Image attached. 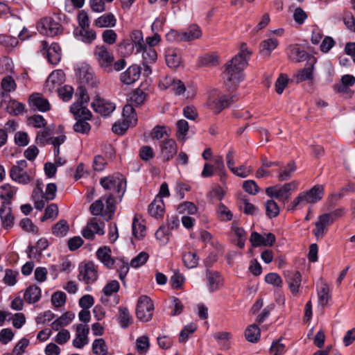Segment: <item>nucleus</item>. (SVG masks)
<instances>
[{
  "instance_id": "nucleus-56",
  "label": "nucleus",
  "mask_w": 355,
  "mask_h": 355,
  "mask_svg": "<svg viewBox=\"0 0 355 355\" xmlns=\"http://www.w3.org/2000/svg\"><path fill=\"white\" fill-rule=\"evenodd\" d=\"M1 86L6 92H12L17 88V84L10 76H6L2 79Z\"/></svg>"
},
{
  "instance_id": "nucleus-15",
  "label": "nucleus",
  "mask_w": 355,
  "mask_h": 355,
  "mask_svg": "<svg viewBox=\"0 0 355 355\" xmlns=\"http://www.w3.org/2000/svg\"><path fill=\"white\" fill-rule=\"evenodd\" d=\"M178 152V146L175 141L173 139H164L160 144V153L164 161H168Z\"/></svg>"
},
{
  "instance_id": "nucleus-6",
  "label": "nucleus",
  "mask_w": 355,
  "mask_h": 355,
  "mask_svg": "<svg viewBox=\"0 0 355 355\" xmlns=\"http://www.w3.org/2000/svg\"><path fill=\"white\" fill-rule=\"evenodd\" d=\"M89 209L93 215L107 216V220H109L115 209L114 197L112 195L104 196L93 202Z\"/></svg>"
},
{
  "instance_id": "nucleus-35",
  "label": "nucleus",
  "mask_w": 355,
  "mask_h": 355,
  "mask_svg": "<svg viewBox=\"0 0 355 355\" xmlns=\"http://www.w3.org/2000/svg\"><path fill=\"white\" fill-rule=\"evenodd\" d=\"M279 44L277 39L270 37L261 42L260 44V53L264 56H269Z\"/></svg>"
},
{
  "instance_id": "nucleus-7",
  "label": "nucleus",
  "mask_w": 355,
  "mask_h": 355,
  "mask_svg": "<svg viewBox=\"0 0 355 355\" xmlns=\"http://www.w3.org/2000/svg\"><path fill=\"white\" fill-rule=\"evenodd\" d=\"M27 166L26 161H18L17 164L13 165L10 169L9 175L11 180L20 184H29L33 180V178L30 172L25 171Z\"/></svg>"
},
{
  "instance_id": "nucleus-63",
  "label": "nucleus",
  "mask_w": 355,
  "mask_h": 355,
  "mask_svg": "<svg viewBox=\"0 0 355 355\" xmlns=\"http://www.w3.org/2000/svg\"><path fill=\"white\" fill-rule=\"evenodd\" d=\"M24 105L15 101H10L7 106V111L13 115H19L21 114L24 112Z\"/></svg>"
},
{
  "instance_id": "nucleus-31",
  "label": "nucleus",
  "mask_w": 355,
  "mask_h": 355,
  "mask_svg": "<svg viewBox=\"0 0 355 355\" xmlns=\"http://www.w3.org/2000/svg\"><path fill=\"white\" fill-rule=\"evenodd\" d=\"M41 297V289L36 285L28 286L24 295V300L28 304L35 303L40 300Z\"/></svg>"
},
{
  "instance_id": "nucleus-45",
  "label": "nucleus",
  "mask_w": 355,
  "mask_h": 355,
  "mask_svg": "<svg viewBox=\"0 0 355 355\" xmlns=\"http://www.w3.org/2000/svg\"><path fill=\"white\" fill-rule=\"evenodd\" d=\"M146 100V94L141 89L134 90L129 98L130 104L133 107L141 105Z\"/></svg>"
},
{
  "instance_id": "nucleus-53",
  "label": "nucleus",
  "mask_w": 355,
  "mask_h": 355,
  "mask_svg": "<svg viewBox=\"0 0 355 355\" xmlns=\"http://www.w3.org/2000/svg\"><path fill=\"white\" fill-rule=\"evenodd\" d=\"M150 347L148 336L144 335L139 337L136 340V349L141 354H145Z\"/></svg>"
},
{
  "instance_id": "nucleus-34",
  "label": "nucleus",
  "mask_w": 355,
  "mask_h": 355,
  "mask_svg": "<svg viewBox=\"0 0 355 355\" xmlns=\"http://www.w3.org/2000/svg\"><path fill=\"white\" fill-rule=\"evenodd\" d=\"M148 211L152 216L159 218L163 216L164 212V203L159 197H156L149 205Z\"/></svg>"
},
{
  "instance_id": "nucleus-46",
  "label": "nucleus",
  "mask_w": 355,
  "mask_h": 355,
  "mask_svg": "<svg viewBox=\"0 0 355 355\" xmlns=\"http://www.w3.org/2000/svg\"><path fill=\"white\" fill-rule=\"evenodd\" d=\"M119 322L122 328H127L132 322V318L125 307H120L119 310Z\"/></svg>"
},
{
  "instance_id": "nucleus-23",
  "label": "nucleus",
  "mask_w": 355,
  "mask_h": 355,
  "mask_svg": "<svg viewBox=\"0 0 355 355\" xmlns=\"http://www.w3.org/2000/svg\"><path fill=\"white\" fill-rule=\"evenodd\" d=\"M315 61L310 62L309 65L300 70H299L295 75V80L297 83H302L306 80H313L314 78V69H315Z\"/></svg>"
},
{
  "instance_id": "nucleus-21",
  "label": "nucleus",
  "mask_w": 355,
  "mask_h": 355,
  "mask_svg": "<svg viewBox=\"0 0 355 355\" xmlns=\"http://www.w3.org/2000/svg\"><path fill=\"white\" fill-rule=\"evenodd\" d=\"M224 279L217 272H208L207 273V283L210 292H216L223 286Z\"/></svg>"
},
{
  "instance_id": "nucleus-33",
  "label": "nucleus",
  "mask_w": 355,
  "mask_h": 355,
  "mask_svg": "<svg viewBox=\"0 0 355 355\" xmlns=\"http://www.w3.org/2000/svg\"><path fill=\"white\" fill-rule=\"evenodd\" d=\"M96 256L105 266L108 268H112L114 261L111 257V250L109 248L106 246L100 248L96 252Z\"/></svg>"
},
{
  "instance_id": "nucleus-17",
  "label": "nucleus",
  "mask_w": 355,
  "mask_h": 355,
  "mask_svg": "<svg viewBox=\"0 0 355 355\" xmlns=\"http://www.w3.org/2000/svg\"><path fill=\"white\" fill-rule=\"evenodd\" d=\"M41 47L42 50H46V55L48 60L52 64H58L61 60V49L60 46L56 44H52L49 47H48V44L45 41H42L41 42Z\"/></svg>"
},
{
  "instance_id": "nucleus-52",
  "label": "nucleus",
  "mask_w": 355,
  "mask_h": 355,
  "mask_svg": "<svg viewBox=\"0 0 355 355\" xmlns=\"http://www.w3.org/2000/svg\"><path fill=\"white\" fill-rule=\"evenodd\" d=\"M182 260L184 265L188 268H193L197 266L198 263V258L196 254L193 252H188L183 254Z\"/></svg>"
},
{
  "instance_id": "nucleus-50",
  "label": "nucleus",
  "mask_w": 355,
  "mask_h": 355,
  "mask_svg": "<svg viewBox=\"0 0 355 355\" xmlns=\"http://www.w3.org/2000/svg\"><path fill=\"white\" fill-rule=\"evenodd\" d=\"M318 304L322 307L325 306L331 298L329 288L327 284H323L320 290L318 292Z\"/></svg>"
},
{
  "instance_id": "nucleus-41",
  "label": "nucleus",
  "mask_w": 355,
  "mask_h": 355,
  "mask_svg": "<svg viewBox=\"0 0 355 355\" xmlns=\"http://www.w3.org/2000/svg\"><path fill=\"white\" fill-rule=\"evenodd\" d=\"M130 39L135 46L137 51L138 53L141 52L145 46L142 32L139 30L132 31L130 34Z\"/></svg>"
},
{
  "instance_id": "nucleus-10",
  "label": "nucleus",
  "mask_w": 355,
  "mask_h": 355,
  "mask_svg": "<svg viewBox=\"0 0 355 355\" xmlns=\"http://www.w3.org/2000/svg\"><path fill=\"white\" fill-rule=\"evenodd\" d=\"M37 28L41 34L50 37L58 35L62 32L59 22L50 17L41 19L37 23Z\"/></svg>"
},
{
  "instance_id": "nucleus-60",
  "label": "nucleus",
  "mask_w": 355,
  "mask_h": 355,
  "mask_svg": "<svg viewBox=\"0 0 355 355\" xmlns=\"http://www.w3.org/2000/svg\"><path fill=\"white\" fill-rule=\"evenodd\" d=\"M28 125L36 128H44L46 125L44 118L38 114L30 116L27 120Z\"/></svg>"
},
{
  "instance_id": "nucleus-64",
  "label": "nucleus",
  "mask_w": 355,
  "mask_h": 355,
  "mask_svg": "<svg viewBox=\"0 0 355 355\" xmlns=\"http://www.w3.org/2000/svg\"><path fill=\"white\" fill-rule=\"evenodd\" d=\"M200 63L202 66H216L218 64V58L215 54H207L200 58Z\"/></svg>"
},
{
  "instance_id": "nucleus-39",
  "label": "nucleus",
  "mask_w": 355,
  "mask_h": 355,
  "mask_svg": "<svg viewBox=\"0 0 355 355\" xmlns=\"http://www.w3.org/2000/svg\"><path fill=\"white\" fill-rule=\"evenodd\" d=\"M166 62L169 67L176 69L181 63L180 55L176 51L168 49L166 54Z\"/></svg>"
},
{
  "instance_id": "nucleus-1",
  "label": "nucleus",
  "mask_w": 355,
  "mask_h": 355,
  "mask_svg": "<svg viewBox=\"0 0 355 355\" xmlns=\"http://www.w3.org/2000/svg\"><path fill=\"white\" fill-rule=\"evenodd\" d=\"M251 52L247 49L245 44L241 46L240 52L225 64L223 73L224 85L229 92L238 89L239 84L243 80V69L248 65V58Z\"/></svg>"
},
{
  "instance_id": "nucleus-26",
  "label": "nucleus",
  "mask_w": 355,
  "mask_h": 355,
  "mask_svg": "<svg viewBox=\"0 0 355 355\" xmlns=\"http://www.w3.org/2000/svg\"><path fill=\"white\" fill-rule=\"evenodd\" d=\"M70 110L76 118L89 120L92 116L90 111L87 108V104L80 103L78 101H76L71 105Z\"/></svg>"
},
{
  "instance_id": "nucleus-43",
  "label": "nucleus",
  "mask_w": 355,
  "mask_h": 355,
  "mask_svg": "<svg viewBox=\"0 0 355 355\" xmlns=\"http://www.w3.org/2000/svg\"><path fill=\"white\" fill-rule=\"evenodd\" d=\"M169 128L165 125H156L155 126L151 132L150 137L153 139L160 140L162 139H166L169 136Z\"/></svg>"
},
{
  "instance_id": "nucleus-25",
  "label": "nucleus",
  "mask_w": 355,
  "mask_h": 355,
  "mask_svg": "<svg viewBox=\"0 0 355 355\" xmlns=\"http://www.w3.org/2000/svg\"><path fill=\"white\" fill-rule=\"evenodd\" d=\"M116 24V19L115 16L111 13H105L94 21V25L98 28H112L114 27Z\"/></svg>"
},
{
  "instance_id": "nucleus-54",
  "label": "nucleus",
  "mask_w": 355,
  "mask_h": 355,
  "mask_svg": "<svg viewBox=\"0 0 355 355\" xmlns=\"http://www.w3.org/2000/svg\"><path fill=\"white\" fill-rule=\"evenodd\" d=\"M19 272L12 269H6L3 277V282L9 286H13L17 284Z\"/></svg>"
},
{
  "instance_id": "nucleus-62",
  "label": "nucleus",
  "mask_w": 355,
  "mask_h": 355,
  "mask_svg": "<svg viewBox=\"0 0 355 355\" xmlns=\"http://www.w3.org/2000/svg\"><path fill=\"white\" fill-rule=\"evenodd\" d=\"M117 34L112 29H106L102 33V40L107 44L112 45L115 44Z\"/></svg>"
},
{
  "instance_id": "nucleus-61",
  "label": "nucleus",
  "mask_w": 355,
  "mask_h": 355,
  "mask_svg": "<svg viewBox=\"0 0 355 355\" xmlns=\"http://www.w3.org/2000/svg\"><path fill=\"white\" fill-rule=\"evenodd\" d=\"M81 40L85 43L92 42L96 37V32L89 28H83L80 31Z\"/></svg>"
},
{
  "instance_id": "nucleus-57",
  "label": "nucleus",
  "mask_w": 355,
  "mask_h": 355,
  "mask_svg": "<svg viewBox=\"0 0 355 355\" xmlns=\"http://www.w3.org/2000/svg\"><path fill=\"white\" fill-rule=\"evenodd\" d=\"M94 234L99 235L104 234L103 227L105 224L103 222L99 221L96 218H93L87 225Z\"/></svg>"
},
{
  "instance_id": "nucleus-20",
  "label": "nucleus",
  "mask_w": 355,
  "mask_h": 355,
  "mask_svg": "<svg viewBox=\"0 0 355 355\" xmlns=\"http://www.w3.org/2000/svg\"><path fill=\"white\" fill-rule=\"evenodd\" d=\"M141 68L135 64L132 65L121 74V80L126 85H130L139 80Z\"/></svg>"
},
{
  "instance_id": "nucleus-22",
  "label": "nucleus",
  "mask_w": 355,
  "mask_h": 355,
  "mask_svg": "<svg viewBox=\"0 0 355 355\" xmlns=\"http://www.w3.org/2000/svg\"><path fill=\"white\" fill-rule=\"evenodd\" d=\"M29 102L33 107H36L40 112H46L51 109L49 101L39 93L31 95Z\"/></svg>"
},
{
  "instance_id": "nucleus-13",
  "label": "nucleus",
  "mask_w": 355,
  "mask_h": 355,
  "mask_svg": "<svg viewBox=\"0 0 355 355\" xmlns=\"http://www.w3.org/2000/svg\"><path fill=\"white\" fill-rule=\"evenodd\" d=\"M284 277L291 293L294 296L300 295V288L302 282V275L298 271L287 270Z\"/></svg>"
},
{
  "instance_id": "nucleus-24",
  "label": "nucleus",
  "mask_w": 355,
  "mask_h": 355,
  "mask_svg": "<svg viewBox=\"0 0 355 355\" xmlns=\"http://www.w3.org/2000/svg\"><path fill=\"white\" fill-rule=\"evenodd\" d=\"M132 234L138 239H141L146 236V224L142 217L136 214L132 221Z\"/></svg>"
},
{
  "instance_id": "nucleus-59",
  "label": "nucleus",
  "mask_w": 355,
  "mask_h": 355,
  "mask_svg": "<svg viewBox=\"0 0 355 355\" xmlns=\"http://www.w3.org/2000/svg\"><path fill=\"white\" fill-rule=\"evenodd\" d=\"M291 58L297 62L304 61L306 58V52L301 49L298 46H293L291 47Z\"/></svg>"
},
{
  "instance_id": "nucleus-58",
  "label": "nucleus",
  "mask_w": 355,
  "mask_h": 355,
  "mask_svg": "<svg viewBox=\"0 0 355 355\" xmlns=\"http://www.w3.org/2000/svg\"><path fill=\"white\" fill-rule=\"evenodd\" d=\"M149 258V255L146 252H141L135 257H134L130 261V266L134 268H139L146 263Z\"/></svg>"
},
{
  "instance_id": "nucleus-55",
  "label": "nucleus",
  "mask_w": 355,
  "mask_h": 355,
  "mask_svg": "<svg viewBox=\"0 0 355 355\" xmlns=\"http://www.w3.org/2000/svg\"><path fill=\"white\" fill-rule=\"evenodd\" d=\"M92 351L96 355H101L108 352L107 347L103 338H98L94 340L92 343Z\"/></svg>"
},
{
  "instance_id": "nucleus-11",
  "label": "nucleus",
  "mask_w": 355,
  "mask_h": 355,
  "mask_svg": "<svg viewBox=\"0 0 355 355\" xmlns=\"http://www.w3.org/2000/svg\"><path fill=\"white\" fill-rule=\"evenodd\" d=\"M78 270V279L87 284H92L98 279L97 266L92 262L81 263Z\"/></svg>"
},
{
  "instance_id": "nucleus-48",
  "label": "nucleus",
  "mask_w": 355,
  "mask_h": 355,
  "mask_svg": "<svg viewBox=\"0 0 355 355\" xmlns=\"http://www.w3.org/2000/svg\"><path fill=\"white\" fill-rule=\"evenodd\" d=\"M141 51H143V64L154 63L157 60V52L153 48L147 47L145 45Z\"/></svg>"
},
{
  "instance_id": "nucleus-49",
  "label": "nucleus",
  "mask_w": 355,
  "mask_h": 355,
  "mask_svg": "<svg viewBox=\"0 0 355 355\" xmlns=\"http://www.w3.org/2000/svg\"><path fill=\"white\" fill-rule=\"evenodd\" d=\"M266 214L270 218H275L279 214V207L277 203L273 200H268L265 203Z\"/></svg>"
},
{
  "instance_id": "nucleus-8",
  "label": "nucleus",
  "mask_w": 355,
  "mask_h": 355,
  "mask_svg": "<svg viewBox=\"0 0 355 355\" xmlns=\"http://www.w3.org/2000/svg\"><path fill=\"white\" fill-rule=\"evenodd\" d=\"M100 184L105 189L118 193L119 196L123 194L126 187L124 178L119 174L103 178L100 180Z\"/></svg>"
},
{
  "instance_id": "nucleus-3",
  "label": "nucleus",
  "mask_w": 355,
  "mask_h": 355,
  "mask_svg": "<svg viewBox=\"0 0 355 355\" xmlns=\"http://www.w3.org/2000/svg\"><path fill=\"white\" fill-rule=\"evenodd\" d=\"M323 194V186L316 184L309 190L300 192L289 205L288 210L295 211L314 205L322 200Z\"/></svg>"
},
{
  "instance_id": "nucleus-2",
  "label": "nucleus",
  "mask_w": 355,
  "mask_h": 355,
  "mask_svg": "<svg viewBox=\"0 0 355 355\" xmlns=\"http://www.w3.org/2000/svg\"><path fill=\"white\" fill-rule=\"evenodd\" d=\"M94 56L100 67L105 71L111 73L114 71L122 70L126 65L124 59H119L114 62L113 53L105 44L95 46Z\"/></svg>"
},
{
  "instance_id": "nucleus-18",
  "label": "nucleus",
  "mask_w": 355,
  "mask_h": 355,
  "mask_svg": "<svg viewBox=\"0 0 355 355\" xmlns=\"http://www.w3.org/2000/svg\"><path fill=\"white\" fill-rule=\"evenodd\" d=\"M92 106L96 112L105 116L110 115L115 110L114 103L100 98L94 99Z\"/></svg>"
},
{
  "instance_id": "nucleus-44",
  "label": "nucleus",
  "mask_w": 355,
  "mask_h": 355,
  "mask_svg": "<svg viewBox=\"0 0 355 355\" xmlns=\"http://www.w3.org/2000/svg\"><path fill=\"white\" fill-rule=\"evenodd\" d=\"M216 214L218 219L223 222L230 221L233 218V214L231 210L223 203L218 205Z\"/></svg>"
},
{
  "instance_id": "nucleus-27",
  "label": "nucleus",
  "mask_w": 355,
  "mask_h": 355,
  "mask_svg": "<svg viewBox=\"0 0 355 355\" xmlns=\"http://www.w3.org/2000/svg\"><path fill=\"white\" fill-rule=\"evenodd\" d=\"M184 42H191L201 38L202 32L199 26L191 24L184 31H182Z\"/></svg>"
},
{
  "instance_id": "nucleus-30",
  "label": "nucleus",
  "mask_w": 355,
  "mask_h": 355,
  "mask_svg": "<svg viewBox=\"0 0 355 355\" xmlns=\"http://www.w3.org/2000/svg\"><path fill=\"white\" fill-rule=\"evenodd\" d=\"M77 75L79 79L85 83L96 86V83L94 81V74L92 69L87 65H83L78 69Z\"/></svg>"
},
{
  "instance_id": "nucleus-32",
  "label": "nucleus",
  "mask_w": 355,
  "mask_h": 355,
  "mask_svg": "<svg viewBox=\"0 0 355 355\" xmlns=\"http://www.w3.org/2000/svg\"><path fill=\"white\" fill-rule=\"evenodd\" d=\"M0 215L3 227L6 229L10 228L14 223V217L11 214V210L8 204L2 203L0 209Z\"/></svg>"
},
{
  "instance_id": "nucleus-19",
  "label": "nucleus",
  "mask_w": 355,
  "mask_h": 355,
  "mask_svg": "<svg viewBox=\"0 0 355 355\" xmlns=\"http://www.w3.org/2000/svg\"><path fill=\"white\" fill-rule=\"evenodd\" d=\"M89 327L86 324H80L76 326V335L73 340V345L76 348H82L87 344Z\"/></svg>"
},
{
  "instance_id": "nucleus-9",
  "label": "nucleus",
  "mask_w": 355,
  "mask_h": 355,
  "mask_svg": "<svg viewBox=\"0 0 355 355\" xmlns=\"http://www.w3.org/2000/svg\"><path fill=\"white\" fill-rule=\"evenodd\" d=\"M154 305L151 300L146 295L141 296L137 302L136 315L142 322H148L153 314Z\"/></svg>"
},
{
  "instance_id": "nucleus-51",
  "label": "nucleus",
  "mask_w": 355,
  "mask_h": 355,
  "mask_svg": "<svg viewBox=\"0 0 355 355\" xmlns=\"http://www.w3.org/2000/svg\"><path fill=\"white\" fill-rule=\"evenodd\" d=\"M197 329V326L194 323H191L186 325L180 331L178 340L180 343H184L191 334H193Z\"/></svg>"
},
{
  "instance_id": "nucleus-37",
  "label": "nucleus",
  "mask_w": 355,
  "mask_h": 355,
  "mask_svg": "<svg viewBox=\"0 0 355 355\" xmlns=\"http://www.w3.org/2000/svg\"><path fill=\"white\" fill-rule=\"evenodd\" d=\"M69 231L68 222L61 219L52 227V234L57 237L65 236Z\"/></svg>"
},
{
  "instance_id": "nucleus-36",
  "label": "nucleus",
  "mask_w": 355,
  "mask_h": 355,
  "mask_svg": "<svg viewBox=\"0 0 355 355\" xmlns=\"http://www.w3.org/2000/svg\"><path fill=\"white\" fill-rule=\"evenodd\" d=\"M74 318L75 315L73 313L67 312L52 322L51 328L55 331H58L60 328L69 324Z\"/></svg>"
},
{
  "instance_id": "nucleus-14",
  "label": "nucleus",
  "mask_w": 355,
  "mask_h": 355,
  "mask_svg": "<svg viewBox=\"0 0 355 355\" xmlns=\"http://www.w3.org/2000/svg\"><path fill=\"white\" fill-rule=\"evenodd\" d=\"M249 240L253 248L272 246L275 242V236L272 233L261 235L257 232H252Z\"/></svg>"
},
{
  "instance_id": "nucleus-38",
  "label": "nucleus",
  "mask_w": 355,
  "mask_h": 355,
  "mask_svg": "<svg viewBox=\"0 0 355 355\" xmlns=\"http://www.w3.org/2000/svg\"><path fill=\"white\" fill-rule=\"evenodd\" d=\"M123 121L130 126H135L137 122V116L132 105H126L123 110Z\"/></svg>"
},
{
  "instance_id": "nucleus-29",
  "label": "nucleus",
  "mask_w": 355,
  "mask_h": 355,
  "mask_svg": "<svg viewBox=\"0 0 355 355\" xmlns=\"http://www.w3.org/2000/svg\"><path fill=\"white\" fill-rule=\"evenodd\" d=\"M296 169L297 166L295 163L293 161L289 162L285 166H282V168L279 170L277 179L280 182H284L290 180Z\"/></svg>"
},
{
  "instance_id": "nucleus-4",
  "label": "nucleus",
  "mask_w": 355,
  "mask_h": 355,
  "mask_svg": "<svg viewBox=\"0 0 355 355\" xmlns=\"http://www.w3.org/2000/svg\"><path fill=\"white\" fill-rule=\"evenodd\" d=\"M236 101L235 94H225L217 89H212L207 93L205 105L213 113L218 114Z\"/></svg>"
},
{
  "instance_id": "nucleus-42",
  "label": "nucleus",
  "mask_w": 355,
  "mask_h": 355,
  "mask_svg": "<svg viewBox=\"0 0 355 355\" xmlns=\"http://www.w3.org/2000/svg\"><path fill=\"white\" fill-rule=\"evenodd\" d=\"M16 192L17 189L8 183L0 186V198L6 201H10Z\"/></svg>"
},
{
  "instance_id": "nucleus-5",
  "label": "nucleus",
  "mask_w": 355,
  "mask_h": 355,
  "mask_svg": "<svg viewBox=\"0 0 355 355\" xmlns=\"http://www.w3.org/2000/svg\"><path fill=\"white\" fill-rule=\"evenodd\" d=\"M299 186V182L293 180L283 185H275L269 187L266 189V193L270 198H275L283 202H285L291 195V193L295 191Z\"/></svg>"
},
{
  "instance_id": "nucleus-12",
  "label": "nucleus",
  "mask_w": 355,
  "mask_h": 355,
  "mask_svg": "<svg viewBox=\"0 0 355 355\" xmlns=\"http://www.w3.org/2000/svg\"><path fill=\"white\" fill-rule=\"evenodd\" d=\"M65 81V75L62 70H55L49 76L44 84V89L46 92L52 93L58 91Z\"/></svg>"
},
{
  "instance_id": "nucleus-16",
  "label": "nucleus",
  "mask_w": 355,
  "mask_h": 355,
  "mask_svg": "<svg viewBox=\"0 0 355 355\" xmlns=\"http://www.w3.org/2000/svg\"><path fill=\"white\" fill-rule=\"evenodd\" d=\"M332 223L331 216L327 214H324L318 216L315 223V228L313 230V234L318 239H322L327 231V227Z\"/></svg>"
},
{
  "instance_id": "nucleus-28",
  "label": "nucleus",
  "mask_w": 355,
  "mask_h": 355,
  "mask_svg": "<svg viewBox=\"0 0 355 355\" xmlns=\"http://www.w3.org/2000/svg\"><path fill=\"white\" fill-rule=\"evenodd\" d=\"M232 232L235 236L234 243L240 249H243L247 240V233L242 227L237 225L236 223L232 224Z\"/></svg>"
},
{
  "instance_id": "nucleus-47",
  "label": "nucleus",
  "mask_w": 355,
  "mask_h": 355,
  "mask_svg": "<svg viewBox=\"0 0 355 355\" xmlns=\"http://www.w3.org/2000/svg\"><path fill=\"white\" fill-rule=\"evenodd\" d=\"M245 337L250 343H256L260 337V329L255 324L250 325L245 331Z\"/></svg>"
},
{
  "instance_id": "nucleus-40",
  "label": "nucleus",
  "mask_w": 355,
  "mask_h": 355,
  "mask_svg": "<svg viewBox=\"0 0 355 355\" xmlns=\"http://www.w3.org/2000/svg\"><path fill=\"white\" fill-rule=\"evenodd\" d=\"M176 137L180 141L184 142L187 139L189 132V123L184 119H180L176 123Z\"/></svg>"
}]
</instances>
